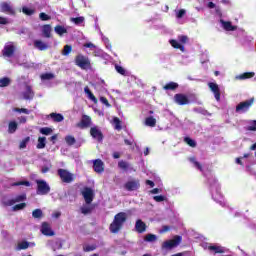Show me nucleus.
<instances>
[{
	"label": "nucleus",
	"mask_w": 256,
	"mask_h": 256,
	"mask_svg": "<svg viewBox=\"0 0 256 256\" xmlns=\"http://www.w3.org/2000/svg\"><path fill=\"white\" fill-rule=\"evenodd\" d=\"M115 70L117 71V73H119L120 75H125V68H123L120 65H115Z\"/></svg>",
	"instance_id": "obj_54"
},
{
	"label": "nucleus",
	"mask_w": 256,
	"mask_h": 256,
	"mask_svg": "<svg viewBox=\"0 0 256 256\" xmlns=\"http://www.w3.org/2000/svg\"><path fill=\"white\" fill-rule=\"evenodd\" d=\"M90 135L93 139H96L98 143L103 142V139H104L103 132H101V130L98 129L97 126L90 128Z\"/></svg>",
	"instance_id": "obj_10"
},
{
	"label": "nucleus",
	"mask_w": 256,
	"mask_h": 256,
	"mask_svg": "<svg viewBox=\"0 0 256 256\" xmlns=\"http://www.w3.org/2000/svg\"><path fill=\"white\" fill-rule=\"evenodd\" d=\"M17 127H18L17 122L11 121L8 125V132L11 134L15 133V131H17Z\"/></svg>",
	"instance_id": "obj_36"
},
{
	"label": "nucleus",
	"mask_w": 256,
	"mask_h": 256,
	"mask_svg": "<svg viewBox=\"0 0 256 256\" xmlns=\"http://www.w3.org/2000/svg\"><path fill=\"white\" fill-rule=\"evenodd\" d=\"M74 63L80 69H84V70L91 69V60H89V57L83 54H78L75 57Z\"/></svg>",
	"instance_id": "obj_2"
},
{
	"label": "nucleus",
	"mask_w": 256,
	"mask_h": 256,
	"mask_svg": "<svg viewBox=\"0 0 256 256\" xmlns=\"http://www.w3.org/2000/svg\"><path fill=\"white\" fill-rule=\"evenodd\" d=\"M22 201H27V194H20L13 199L4 202L5 207H12L15 203H22Z\"/></svg>",
	"instance_id": "obj_11"
},
{
	"label": "nucleus",
	"mask_w": 256,
	"mask_h": 256,
	"mask_svg": "<svg viewBox=\"0 0 256 256\" xmlns=\"http://www.w3.org/2000/svg\"><path fill=\"white\" fill-rule=\"evenodd\" d=\"M145 125L147 127H155L157 125V119L153 118V116L147 117L145 119Z\"/></svg>",
	"instance_id": "obj_30"
},
{
	"label": "nucleus",
	"mask_w": 256,
	"mask_h": 256,
	"mask_svg": "<svg viewBox=\"0 0 256 256\" xmlns=\"http://www.w3.org/2000/svg\"><path fill=\"white\" fill-rule=\"evenodd\" d=\"M100 101L101 103H103V105L107 106V107H111V104L109 103V100L106 97H100Z\"/></svg>",
	"instance_id": "obj_58"
},
{
	"label": "nucleus",
	"mask_w": 256,
	"mask_h": 256,
	"mask_svg": "<svg viewBox=\"0 0 256 256\" xmlns=\"http://www.w3.org/2000/svg\"><path fill=\"white\" fill-rule=\"evenodd\" d=\"M178 41L182 45H185L187 43V41H189V37H187L185 35L178 36Z\"/></svg>",
	"instance_id": "obj_50"
},
{
	"label": "nucleus",
	"mask_w": 256,
	"mask_h": 256,
	"mask_svg": "<svg viewBox=\"0 0 256 256\" xmlns=\"http://www.w3.org/2000/svg\"><path fill=\"white\" fill-rule=\"evenodd\" d=\"M21 185H25V187H31V182L29 181H20L13 184V187H19Z\"/></svg>",
	"instance_id": "obj_49"
},
{
	"label": "nucleus",
	"mask_w": 256,
	"mask_h": 256,
	"mask_svg": "<svg viewBox=\"0 0 256 256\" xmlns=\"http://www.w3.org/2000/svg\"><path fill=\"white\" fill-rule=\"evenodd\" d=\"M25 249H29V242L22 241L18 244V251H23Z\"/></svg>",
	"instance_id": "obj_45"
},
{
	"label": "nucleus",
	"mask_w": 256,
	"mask_h": 256,
	"mask_svg": "<svg viewBox=\"0 0 256 256\" xmlns=\"http://www.w3.org/2000/svg\"><path fill=\"white\" fill-rule=\"evenodd\" d=\"M42 33L46 39H49L51 37V25L46 24L43 26Z\"/></svg>",
	"instance_id": "obj_31"
},
{
	"label": "nucleus",
	"mask_w": 256,
	"mask_h": 256,
	"mask_svg": "<svg viewBox=\"0 0 256 256\" xmlns=\"http://www.w3.org/2000/svg\"><path fill=\"white\" fill-rule=\"evenodd\" d=\"M0 11L1 13H6V15L15 16L17 14V12L15 11V8H13V6L8 2H2L0 4Z\"/></svg>",
	"instance_id": "obj_7"
},
{
	"label": "nucleus",
	"mask_w": 256,
	"mask_h": 256,
	"mask_svg": "<svg viewBox=\"0 0 256 256\" xmlns=\"http://www.w3.org/2000/svg\"><path fill=\"white\" fill-rule=\"evenodd\" d=\"M82 195L84 197V201L87 205H91V203H93V197H94V193H93V189L89 188V187H85L84 190L82 191Z\"/></svg>",
	"instance_id": "obj_9"
},
{
	"label": "nucleus",
	"mask_w": 256,
	"mask_h": 256,
	"mask_svg": "<svg viewBox=\"0 0 256 256\" xmlns=\"http://www.w3.org/2000/svg\"><path fill=\"white\" fill-rule=\"evenodd\" d=\"M34 47L39 51H47L49 49V45L41 40H35Z\"/></svg>",
	"instance_id": "obj_21"
},
{
	"label": "nucleus",
	"mask_w": 256,
	"mask_h": 256,
	"mask_svg": "<svg viewBox=\"0 0 256 256\" xmlns=\"http://www.w3.org/2000/svg\"><path fill=\"white\" fill-rule=\"evenodd\" d=\"M36 185L37 195H49L51 192V186L45 180H36Z\"/></svg>",
	"instance_id": "obj_4"
},
{
	"label": "nucleus",
	"mask_w": 256,
	"mask_h": 256,
	"mask_svg": "<svg viewBox=\"0 0 256 256\" xmlns=\"http://www.w3.org/2000/svg\"><path fill=\"white\" fill-rule=\"evenodd\" d=\"M65 141H66L67 145H69L70 147H71L72 145H75V143L77 142V140H75V137L72 136V135L66 136V137H65Z\"/></svg>",
	"instance_id": "obj_39"
},
{
	"label": "nucleus",
	"mask_w": 256,
	"mask_h": 256,
	"mask_svg": "<svg viewBox=\"0 0 256 256\" xmlns=\"http://www.w3.org/2000/svg\"><path fill=\"white\" fill-rule=\"evenodd\" d=\"M11 85V79L9 77H3L0 79V87H9Z\"/></svg>",
	"instance_id": "obj_34"
},
{
	"label": "nucleus",
	"mask_w": 256,
	"mask_h": 256,
	"mask_svg": "<svg viewBox=\"0 0 256 256\" xmlns=\"http://www.w3.org/2000/svg\"><path fill=\"white\" fill-rule=\"evenodd\" d=\"M32 217L34 219H41V217H43V210L41 209H35L32 212Z\"/></svg>",
	"instance_id": "obj_38"
},
{
	"label": "nucleus",
	"mask_w": 256,
	"mask_h": 256,
	"mask_svg": "<svg viewBox=\"0 0 256 256\" xmlns=\"http://www.w3.org/2000/svg\"><path fill=\"white\" fill-rule=\"evenodd\" d=\"M23 97L26 99V101H31L33 97H35V92H33L31 86H26V91L23 93Z\"/></svg>",
	"instance_id": "obj_19"
},
{
	"label": "nucleus",
	"mask_w": 256,
	"mask_h": 256,
	"mask_svg": "<svg viewBox=\"0 0 256 256\" xmlns=\"http://www.w3.org/2000/svg\"><path fill=\"white\" fill-rule=\"evenodd\" d=\"M79 129H87L91 127V118L88 115H82V119L76 124Z\"/></svg>",
	"instance_id": "obj_13"
},
{
	"label": "nucleus",
	"mask_w": 256,
	"mask_h": 256,
	"mask_svg": "<svg viewBox=\"0 0 256 256\" xmlns=\"http://www.w3.org/2000/svg\"><path fill=\"white\" fill-rule=\"evenodd\" d=\"M41 79L44 81H49L51 79H55V74L53 73H44L41 75Z\"/></svg>",
	"instance_id": "obj_44"
},
{
	"label": "nucleus",
	"mask_w": 256,
	"mask_h": 256,
	"mask_svg": "<svg viewBox=\"0 0 256 256\" xmlns=\"http://www.w3.org/2000/svg\"><path fill=\"white\" fill-rule=\"evenodd\" d=\"M9 21L5 17L0 16V25H7Z\"/></svg>",
	"instance_id": "obj_61"
},
{
	"label": "nucleus",
	"mask_w": 256,
	"mask_h": 256,
	"mask_svg": "<svg viewBox=\"0 0 256 256\" xmlns=\"http://www.w3.org/2000/svg\"><path fill=\"white\" fill-rule=\"evenodd\" d=\"M253 77H255V72H245L236 76V79L239 81H245V79H253Z\"/></svg>",
	"instance_id": "obj_23"
},
{
	"label": "nucleus",
	"mask_w": 256,
	"mask_h": 256,
	"mask_svg": "<svg viewBox=\"0 0 256 256\" xmlns=\"http://www.w3.org/2000/svg\"><path fill=\"white\" fill-rule=\"evenodd\" d=\"M113 159H119L121 157V154L119 152H114L112 154Z\"/></svg>",
	"instance_id": "obj_63"
},
{
	"label": "nucleus",
	"mask_w": 256,
	"mask_h": 256,
	"mask_svg": "<svg viewBox=\"0 0 256 256\" xmlns=\"http://www.w3.org/2000/svg\"><path fill=\"white\" fill-rule=\"evenodd\" d=\"M170 45L174 48V49H180V51L185 52V46H183L182 44H180L179 42H177V40H170L169 41Z\"/></svg>",
	"instance_id": "obj_28"
},
{
	"label": "nucleus",
	"mask_w": 256,
	"mask_h": 256,
	"mask_svg": "<svg viewBox=\"0 0 256 256\" xmlns=\"http://www.w3.org/2000/svg\"><path fill=\"white\" fill-rule=\"evenodd\" d=\"M145 241L148 243H153L154 241H157V235L155 234H147L144 238Z\"/></svg>",
	"instance_id": "obj_42"
},
{
	"label": "nucleus",
	"mask_w": 256,
	"mask_h": 256,
	"mask_svg": "<svg viewBox=\"0 0 256 256\" xmlns=\"http://www.w3.org/2000/svg\"><path fill=\"white\" fill-rule=\"evenodd\" d=\"M91 211H93V208H91V207H82L81 208V213L83 215H89V213H91Z\"/></svg>",
	"instance_id": "obj_53"
},
{
	"label": "nucleus",
	"mask_w": 256,
	"mask_h": 256,
	"mask_svg": "<svg viewBox=\"0 0 256 256\" xmlns=\"http://www.w3.org/2000/svg\"><path fill=\"white\" fill-rule=\"evenodd\" d=\"M71 21L74 25H82V23H85V17L79 16L76 18H71Z\"/></svg>",
	"instance_id": "obj_35"
},
{
	"label": "nucleus",
	"mask_w": 256,
	"mask_h": 256,
	"mask_svg": "<svg viewBox=\"0 0 256 256\" xmlns=\"http://www.w3.org/2000/svg\"><path fill=\"white\" fill-rule=\"evenodd\" d=\"M135 229L137 233H145L147 231V224L143 220L138 219L135 223Z\"/></svg>",
	"instance_id": "obj_18"
},
{
	"label": "nucleus",
	"mask_w": 256,
	"mask_h": 256,
	"mask_svg": "<svg viewBox=\"0 0 256 256\" xmlns=\"http://www.w3.org/2000/svg\"><path fill=\"white\" fill-rule=\"evenodd\" d=\"M22 11L25 15H33V13H35V10L30 8H23Z\"/></svg>",
	"instance_id": "obj_57"
},
{
	"label": "nucleus",
	"mask_w": 256,
	"mask_h": 256,
	"mask_svg": "<svg viewBox=\"0 0 256 256\" xmlns=\"http://www.w3.org/2000/svg\"><path fill=\"white\" fill-rule=\"evenodd\" d=\"M84 92L86 93V95H88L89 99H91L93 101V103H98L97 97H95V95L93 94V92H91V89H89V86H86L84 88Z\"/></svg>",
	"instance_id": "obj_29"
},
{
	"label": "nucleus",
	"mask_w": 256,
	"mask_h": 256,
	"mask_svg": "<svg viewBox=\"0 0 256 256\" xmlns=\"http://www.w3.org/2000/svg\"><path fill=\"white\" fill-rule=\"evenodd\" d=\"M154 201H156V203H161L163 201H165V196L163 195H159V196H153Z\"/></svg>",
	"instance_id": "obj_56"
},
{
	"label": "nucleus",
	"mask_w": 256,
	"mask_h": 256,
	"mask_svg": "<svg viewBox=\"0 0 256 256\" xmlns=\"http://www.w3.org/2000/svg\"><path fill=\"white\" fill-rule=\"evenodd\" d=\"M95 249H97V245H87L83 248L86 253H89L90 251H95Z\"/></svg>",
	"instance_id": "obj_51"
},
{
	"label": "nucleus",
	"mask_w": 256,
	"mask_h": 256,
	"mask_svg": "<svg viewBox=\"0 0 256 256\" xmlns=\"http://www.w3.org/2000/svg\"><path fill=\"white\" fill-rule=\"evenodd\" d=\"M118 168L122 171H133V167L131 166V164H129V162L125 160H120L118 162Z\"/></svg>",
	"instance_id": "obj_20"
},
{
	"label": "nucleus",
	"mask_w": 256,
	"mask_h": 256,
	"mask_svg": "<svg viewBox=\"0 0 256 256\" xmlns=\"http://www.w3.org/2000/svg\"><path fill=\"white\" fill-rule=\"evenodd\" d=\"M93 169L95 173H103V171H105V163H103V160L101 159L94 160Z\"/></svg>",
	"instance_id": "obj_16"
},
{
	"label": "nucleus",
	"mask_w": 256,
	"mask_h": 256,
	"mask_svg": "<svg viewBox=\"0 0 256 256\" xmlns=\"http://www.w3.org/2000/svg\"><path fill=\"white\" fill-rule=\"evenodd\" d=\"M140 187L141 182L139 179H132L124 184V189H126V191H137Z\"/></svg>",
	"instance_id": "obj_6"
},
{
	"label": "nucleus",
	"mask_w": 256,
	"mask_h": 256,
	"mask_svg": "<svg viewBox=\"0 0 256 256\" xmlns=\"http://www.w3.org/2000/svg\"><path fill=\"white\" fill-rule=\"evenodd\" d=\"M47 145V138L46 137H38V143L36 145L37 149H45Z\"/></svg>",
	"instance_id": "obj_27"
},
{
	"label": "nucleus",
	"mask_w": 256,
	"mask_h": 256,
	"mask_svg": "<svg viewBox=\"0 0 256 256\" xmlns=\"http://www.w3.org/2000/svg\"><path fill=\"white\" fill-rule=\"evenodd\" d=\"M178 88H179V84H177L176 82H169L163 87L165 91H175V89H178Z\"/></svg>",
	"instance_id": "obj_25"
},
{
	"label": "nucleus",
	"mask_w": 256,
	"mask_h": 256,
	"mask_svg": "<svg viewBox=\"0 0 256 256\" xmlns=\"http://www.w3.org/2000/svg\"><path fill=\"white\" fill-rule=\"evenodd\" d=\"M57 175L60 177L62 183H73L75 181V174L69 172L67 169L59 168Z\"/></svg>",
	"instance_id": "obj_3"
},
{
	"label": "nucleus",
	"mask_w": 256,
	"mask_h": 256,
	"mask_svg": "<svg viewBox=\"0 0 256 256\" xmlns=\"http://www.w3.org/2000/svg\"><path fill=\"white\" fill-rule=\"evenodd\" d=\"M73 51V47L71 45H65L63 50H62V55L67 56Z\"/></svg>",
	"instance_id": "obj_46"
},
{
	"label": "nucleus",
	"mask_w": 256,
	"mask_h": 256,
	"mask_svg": "<svg viewBox=\"0 0 256 256\" xmlns=\"http://www.w3.org/2000/svg\"><path fill=\"white\" fill-rule=\"evenodd\" d=\"M16 113H24L25 115H29L31 111L27 108H15Z\"/></svg>",
	"instance_id": "obj_52"
},
{
	"label": "nucleus",
	"mask_w": 256,
	"mask_h": 256,
	"mask_svg": "<svg viewBox=\"0 0 256 256\" xmlns=\"http://www.w3.org/2000/svg\"><path fill=\"white\" fill-rule=\"evenodd\" d=\"M113 123H114V127H115L116 131H121V129H123V127L121 126V120L119 118L114 117Z\"/></svg>",
	"instance_id": "obj_40"
},
{
	"label": "nucleus",
	"mask_w": 256,
	"mask_h": 256,
	"mask_svg": "<svg viewBox=\"0 0 256 256\" xmlns=\"http://www.w3.org/2000/svg\"><path fill=\"white\" fill-rule=\"evenodd\" d=\"M50 117L55 123H61V121H63V119H65V117H63V114H59V113H55V112L51 113Z\"/></svg>",
	"instance_id": "obj_26"
},
{
	"label": "nucleus",
	"mask_w": 256,
	"mask_h": 256,
	"mask_svg": "<svg viewBox=\"0 0 256 256\" xmlns=\"http://www.w3.org/2000/svg\"><path fill=\"white\" fill-rule=\"evenodd\" d=\"M247 131H256V120H253L252 125L247 127Z\"/></svg>",
	"instance_id": "obj_59"
},
{
	"label": "nucleus",
	"mask_w": 256,
	"mask_h": 256,
	"mask_svg": "<svg viewBox=\"0 0 256 256\" xmlns=\"http://www.w3.org/2000/svg\"><path fill=\"white\" fill-rule=\"evenodd\" d=\"M127 223V213L119 212L114 216L112 223L109 226L110 233H119L123 226Z\"/></svg>",
	"instance_id": "obj_1"
},
{
	"label": "nucleus",
	"mask_w": 256,
	"mask_h": 256,
	"mask_svg": "<svg viewBox=\"0 0 256 256\" xmlns=\"http://www.w3.org/2000/svg\"><path fill=\"white\" fill-rule=\"evenodd\" d=\"M186 13L187 11H185V9H180L176 14L177 19H182V17H185Z\"/></svg>",
	"instance_id": "obj_55"
},
{
	"label": "nucleus",
	"mask_w": 256,
	"mask_h": 256,
	"mask_svg": "<svg viewBox=\"0 0 256 256\" xmlns=\"http://www.w3.org/2000/svg\"><path fill=\"white\" fill-rule=\"evenodd\" d=\"M209 251H213L215 254H223L225 253V248L223 246H217V245H210L208 246Z\"/></svg>",
	"instance_id": "obj_24"
},
{
	"label": "nucleus",
	"mask_w": 256,
	"mask_h": 256,
	"mask_svg": "<svg viewBox=\"0 0 256 256\" xmlns=\"http://www.w3.org/2000/svg\"><path fill=\"white\" fill-rule=\"evenodd\" d=\"M41 233H42V235H45L46 237H53V235H55V232L52 231L51 226L47 222L42 223Z\"/></svg>",
	"instance_id": "obj_15"
},
{
	"label": "nucleus",
	"mask_w": 256,
	"mask_h": 256,
	"mask_svg": "<svg viewBox=\"0 0 256 256\" xmlns=\"http://www.w3.org/2000/svg\"><path fill=\"white\" fill-rule=\"evenodd\" d=\"M27 207V203L22 202L20 204H16L12 207V211H23Z\"/></svg>",
	"instance_id": "obj_37"
},
{
	"label": "nucleus",
	"mask_w": 256,
	"mask_h": 256,
	"mask_svg": "<svg viewBox=\"0 0 256 256\" xmlns=\"http://www.w3.org/2000/svg\"><path fill=\"white\" fill-rule=\"evenodd\" d=\"M181 241H183V238L179 235H176L171 240L164 241L162 244V249H175V247H179L181 245Z\"/></svg>",
	"instance_id": "obj_5"
},
{
	"label": "nucleus",
	"mask_w": 256,
	"mask_h": 256,
	"mask_svg": "<svg viewBox=\"0 0 256 256\" xmlns=\"http://www.w3.org/2000/svg\"><path fill=\"white\" fill-rule=\"evenodd\" d=\"M84 47H86V49H93V47H95V44L89 42V43L84 44Z\"/></svg>",
	"instance_id": "obj_62"
},
{
	"label": "nucleus",
	"mask_w": 256,
	"mask_h": 256,
	"mask_svg": "<svg viewBox=\"0 0 256 256\" xmlns=\"http://www.w3.org/2000/svg\"><path fill=\"white\" fill-rule=\"evenodd\" d=\"M29 141H31V137L27 136L26 138H24L19 145V149H26L27 148V143H29Z\"/></svg>",
	"instance_id": "obj_41"
},
{
	"label": "nucleus",
	"mask_w": 256,
	"mask_h": 256,
	"mask_svg": "<svg viewBox=\"0 0 256 256\" xmlns=\"http://www.w3.org/2000/svg\"><path fill=\"white\" fill-rule=\"evenodd\" d=\"M40 21H51V16L47 15L45 12L39 14Z\"/></svg>",
	"instance_id": "obj_48"
},
{
	"label": "nucleus",
	"mask_w": 256,
	"mask_h": 256,
	"mask_svg": "<svg viewBox=\"0 0 256 256\" xmlns=\"http://www.w3.org/2000/svg\"><path fill=\"white\" fill-rule=\"evenodd\" d=\"M253 103H255L254 98H251V99L246 100L244 102H240L236 106V112L239 113V111H249V108L251 107V105H253Z\"/></svg>",
	"instance_id": "obj_8"
},
{
	"label": "nucleus",
	"mask_w": 256,
	"mask_h": 256,
	"mask_svg": "<svg viewBox=\"0 0 256 256\" xmlns=\"http://www.w3.org/2000/svg\"><path fill=\"white\" fill-rule=\"evenodd\" d=\"M39 132L41 133V135H51V133H53V129H51L50 127H43L40 128Z\"/></svg>",
	"instance_id": "obj_43"
},
{
	"label": "nucleus",
	"mask_w": 256,
	"mask_h": 256,
	"mask_svg": "<svg viewBox=\"0 0 256 256\" xmlns=\"http://www.w3.org/2000/svg\"><path fill=\"white\" fill-rule=\"evenodd\" d=\"M54 31L57 33V35L63 36L65 33H67V28L61 25H57L55 26Z\"/></svg>",
	"instance_id": "obj_32"
},
{
	"label": "nucleus",
	"mask_w": 256,
	"mask_h": 256,
	"mask_svg": "<svg viewBox=\"0 0 256 256\" xmlns=\"http://www.w3.org/2000/svg\"><path fill=\"white\" fill-rule=\"evenodd\" d=\"M174 101L177 103V105H189V103H191L187 95L181 93L174 95Z\"/></svg>",
	"instance_id": "obj_12"
},
{
	"label": "nucleus",
	"mask_w": 256,
	"mask_h": 256,
	"mask_svg": "<svg viewBox=\"0 0 256 256\" xmlns=\"http://www.w3.org/2000/svg\"><path fill=\"white\" fill-rule=\"evenodd\" d=\"M189 161H190V163H193V165H194V167H196V169H198L199 171H203V165H201V163H199V161H197V158L190 157Z\"/></svg>",
	"instance_id": "obj_33"
},
{
	"label": "nucleus",
	"mask_w": 256,
	"mask_h": 256,
	"mask_svg": "<svg viewBox=\"0 0 256 256\" xmlns=\"http://www.w3.org/2000/svg\"><path fill=\"white\" fill-rule=\"evenodd\" d=\"M208 87L212 93H214L216 101H221V90L219 89V85H217V83L210 82L208 83Z\"/></svg>",
	"instance_id": "obj_14"
},
{
	"label": "nucleus",
	"mask_w": 256,
	"mask_h": 256,
	"mask_svg": "<svg viewBox=\"0 0 256 256\" xmlns=\"http://www.w3.org/2000/svg\"><path fill=\"white\" fill-rule=\"evenodd\" d=\"M41 172L42 173H49V167H47V166L42 167Z\"/></svg>",
	"instance_id": "obj_64"
},
{
	"label": "nucleus",
	"mask_w": 256,
	"mask_h": 256,
	"mask_svg": "<svg viewBox=\"0 0 256 256\" xmlns=\"http://www.w3.org/2000/svg\"><path fill=\"white\" fill-rule=\"evenodd\" d=\"M184 141L189 145V147H197V142H195V140L189 138V137H185Z\"/></svg>",
	"instance_id": "obj_47"
},
{
	"label": "nucleus",
	"mask_w": 256,
	"mask_h": 256,
	"mask_svg": "<svg viewBox=\"0 0 256 256\" xmlns=\"http://www.w3.org/2000/svg\"><path fill=\"white\" fill-rule=\"evenodd\" d=\"M220 23L222 24V27L225 29V31H235V29H237V27L233 26V24L229 21L221 19Z\"/></svg>",
	"instance_id": "obj_22"
},
{
	"label": "nucleus",
	"mask_w": 256,
	"mask_h": 256,
	"mask_svg": "<svg viewBox=\"0 0 256 256\" xmlns=\"http://www.w3.org/2000/svg\"><path fill=\"white\" fill-rule=\"evenodd\" d=\"M2 55L4 57H13V55H15V45L13 44L6 45L2 50Z\"/></svg>",
	"instance_id": "obj_17"
},
{
	"label": "nucleus",
	"mask_w": 256,
	"mask_h": 256,
	"mask_svg": "<svg viewBox=\"0 0 256 256\" xmlns=\"http://www.w3.org/2000/svg\"><path fill=\"white\" fill-rule=\"evenodd\" d=\"M171 229L170 226L164 225L162 226V229L160 230V233H167Z\"/></svg>",
	"instance_id": "obj_60"
}]
</instances>
